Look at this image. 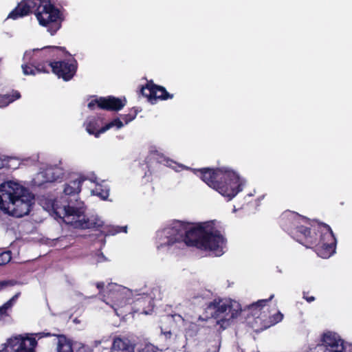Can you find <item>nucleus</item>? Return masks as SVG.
Here are the masks:
<instances>
[{
  "instance_id": "nucleus-25",
  "label": "nucleus",
  "mask_w": 352,
  "mask_h": 352,
  "mask_svg": "<svg viewBox=\"0 0 352 352\" xmlns=\"http://www.w3.org/2000/svg\"><path fill=\"white\" fill-rule=\"evenodd\" d=\"M95 192L96 195L100 197L103 200L107 199L109 195V190L107 188H103L102 185L96 186Z\"/></svg>"
},
{
  "instance_id": "nucleus-16",
  "label": "nucleus",
  "mask_w": 352,
  "mask_h": 352,
  "mask_svg": "<svg viewBox=\"0 0 352 352\" xmlns=\"http://www.w3.org/2000/svg\"><path fill=\"white\" fill-rule=\"evenodd\" d=\"M42 53H48L50 61H57L56 59L71 56L65 47L45 46L41 48Z\"/></svg>"
},
{
  "instance_id": "nucleus-32",
  "label": "nucleus",
  "mask_w": 352,
  "mask_h": 352,
  "mask_svg": "<svg viewBox=\"0 0 352 352\" xmlns=\"http://www.w3.org/2000/svg\"><path fill=\"white\" fill-rule=\"evenodd\" d=\"M3 305L5 307V308L7 310H8L9 309H11L12 307L14 304L10 300H9L6 302H5Z\"/></svg>"
},
{
  "instance_id": "nucleus-5",
  "label": "nucleus",
  "mask_w": 352,
  "mask_h": 352,
  "mask_svg": "<svg viewBox=\"0 0 352 352\" xmlns=\"http://www.w3.org/2000/svg\"><path fill=\"white\" fill-rule=\"evenodd\" d=\"M278 223L286 232L300 244L313 243L312 238L307 236L311 233L312 226L316 221H311L296 212L286 210L280 216Z\"/></svg>"
},
{
  "instance_id": "nucleus-31",
  "label": "nucleus",
  "mask_w": 352,
  "mask_h": 352,
  "mask_svg": "<svg viewBox=\"0 0 352 352\" xmlns=\"http://www.w3.org/2000/svg\"><path fill=\"white\" fill-rule=\"evenodd\" d=\"M8 315V310L3 305L0 307V317Z\"/></svg>"
},
{
  "instance_id": "nucleus-10",
  "label": "nucleus",
  "mask_w": 352,
  "mask_h": 352,
  "mask_svg": "<svg viewBox=\"0 0 352 352\" xmlns=\"http://www.w3.org/2000/svg\"><path fill=\"white\" fill-rule=\"evenodd\" d=\"M37 341L35 338L17 335L7 340V352H36Z\"/></svg>"
},
{
  "instance_id": "nucleus-4",
  "label": "nucleus",
  "mask_w": 352,
  "mask_h": 352,
  "mask_svg": "<svg viewBox=\"0 0 352 352\" xmlns=\"http://www.w3.org/2000/svg\"><path fill=\"white\" fill-rule=\"evenodd\" d=\"M208 186L212 188L222 196L231 200L242 190V183L239 175L227 168H202L195 169Z\"/></svg>"
},
{
  "instance_id": "nucleus-6",
  "label": "nucleus",
  "mask_w": 352,
  "mask_h": 352,
  "mask_svg": "<svg viewBox=\"0 0 352 352\" xmlns=\"http://www.w3.org/2000/svg\"><path fill=\"white\" fill-rule=\"evenodd\" d=\"M307 236L312 238V243H302L306 248L314 247L317 254L322 258H329L336 252V239L330 226L316 221L312 226L311 233Z\"/></svg>"
},
{
  "instance_id": "nucleus-20",
  "label": "nucleus",
  "mask_w": 352,
  "mask_h": 352,
  "mask_svg": "<svg viewBox=\"0 0 352 352\" xmlns=\"http://www.w3.org/2000/svg\"><path fill=\"white\" fill-rule=\"evenodd\" d=\"M19 91L13 90L12 94H0V107H6L14 101L21 98Z\"/></svg>"
},
{
  "instance_id": "nucleus-14",
  "label": "nucleus",
  "mask_w": 352,
  "mask_h": 352,
  "mask_svg": "<svg viewBox=\"0 0 352 352\" xmlns=\"http://www.w3.org/2000/svg\"><path fill=\"white\" fill-rule=\"evenodd\" d=\"M85 180L86 177L80 176L77 179L72 180L65 184L63 192L65 196H69L66 201L70 206H72V199L69 200V197H73L75 201L78 200V194L81 191L82 184Z\"/></svg>"
},
{
  "instance_id": "nucleus-15",
  "label": "nucleus",
  "mask_w": 352,
  "mask_h": 352,
  "mask_svg": "<svg viewBox=\"0 0 352 352\" xmlns=\"http://www.w3.org/2000/svg\"><path fill=\"white\" fill-rule=\"evenodd\" d=\"M38 339L44 337L57 336L58 342L56 346V352H74L73 344L72 340L68 339L65 335H57L51 333L40 332L36 334Z\"/></svg>"
},
{
  "instance_id": "nucleus-33",
  "label": "nucleus",
  "mask_w": 352,
  "mask_h": 352,
  "mask_svg": "<svg viewBox=\"0 0 352 352\" xmlns=\"http://www.w3.org/2000/svg\"><path fill=\"white\" fill-rule=\"evenodd\" d=\"M21 296V292H17L15 295H14L10 300L13 302V304L14 305V303L16 302L17 299L19 298V296Z\"/></svg>"
},
{
  "instance_id": "nucleus-26",
  "label": "nucleus",
  "mask_w": 352,
  "mask_h": 352,
  "mask_svg": "<svg viewBox=\"0 0 352 352\" xmlns=\"http://www.w3.org/2000/svg\"><path fill=\"white\" fill-rule=\"evenodd\" d=\"M34 56H42V57H43L45 59V60L42 62L41 63H45L46 65H47L49 64V61L48 60H50V58H49L48 53H42L41 52V50L35 49V50H34ZM31 63H34L35 65H37L38 63H36V62L34 61V60H32V61H30L28 63H26L25 65H30Z\"/></svg>"
},
{
  "instance_id": "nucleus-24",
  "label": "nucleus",
  "mask_w": 352,
  "mask_h": 352,
  "mask_svg": "<svg viewBox=\"0 0 352 352\" xmlns=\"http://www.w3.org/2000/svg\"><path fill=\"white\" fill-rule=\"evenodd\" d=\"M11 259L12 252L10 250H6L0 252V266L8 264Z\"/></svg>"
},
{
  "instance_id": "nucleus-35",
  "label": "nucleus",
  "mask_w": 352,
  "mask_h": 352,
  "mask_svg": "<svg viewBox=\"0 0 352 352\" xmlns=\"http://www.w3.org/2000/svg\"><path fill=\"white\" fill-rule=\"evenodd\" d=\"M5 166V160L1 158L0 156V170L4 168Z\"/></svg>"
},
{
  "instance_id": "nucleus-11",
  "label": "nucleus",
  "mask_w": 352,
  "mask_h": 352,
  "mask_svg": "<svg viewBox=\"0 0 352 352\" xmlns=\"http://www.w3.org/2000/svg\"><path fill=\"white\" fill-rule=\"evenodd\" d=\"M140 94L146 98L151 104H155L157 100H167L173 98V94L168 93L166 88L156 85L153 81L148 80L144 86H142Z\"/></svg>"
},
{
  "instance_id": "nucleus-28",
  "label": "nucleus",
  "mask_w": 352,
  "mask_h": 352,
  "mask_svg": "<svg viewBox=\"0 0 352 352\" xmlns=\"http://www.w3.org/2000/svg\"><path fill=\"white\" fill-rule=\"evenodd\" d=\"M16 284L14 280H0V292L8 287H12Z\"/></svg>"
},
{
  "instance_id": "nucleus-13",
  "label": "nucleus",
  "mask_w": 352,
  "mask_h": 352,
  "mask_svg": "<svg viewBox=\"0 0 352 352\" xmlns=\"http://www.w3.org/2000/svg\"><path fill=\"white\" fill-rule=\"evenodd\" d=\"M323 352H344V341L336 333L327 331L321 338Z\"/></svg>"
},
{
  "instance_id": "nucleus-22",
  "label": "nucleus",
  "mask_w": 352,
  "mask_h": 352,
  "mask_svg": "<svg viewBox=\"0 0 352 352\" xmlns=\"http://www.w3.org/2000/svg\"><path fill=\"white\" fill-rule=\"evenodd\" d=\"M124 126L122 122L120 120V118H116L109 122V123L106 124L104 126H102L100 128V132H106L109 129L116 127V129H120Z\"/></svg>"
},
{
  "instance_id": "nucleus-27",
  "label": "nucleus",
  "mask_w": 352,
  "mask_h": 352,
  "mask_svg": "<svg viewBox=\"0 0 352 352\" xmlns=\"http://www.w3.org/2000/svg\"><path fill=\"white\" fill-rule=\"evenodd\" d=\"M269 318L270 324L268 325V327L276 324V323L280 322L283 318V314L280 311H278L276 314L270 316Z\"/></svg>"
},
{
  "instance_id": "nucleus-30",
  "label": "nucleus",
  "mask_w": 352,
  "mask_h": 352,
  "mask_svg": "<svg viewBox=\"0 0 352 352\" xmlns=\"http://www.w3.org/2000/svg\"><path fill=\"white\" fill-rule=\"evenodd\" d=\"M45 174L47 175H52V177H51V179L50 180V182H53V181H55L57 179L58 177H55L54 175V170L52 169H48L46 170V173Z\"/></svg>"
},
{
  "instance_id": "nucleus-8",
  "label": "nucleus",
  "mask_w": 352,
  "mask_h": 352,
  "mask_svg": "<svg viewBox=\"0 0 352 352\" xmlns=\"http://www.w3.org/2000/svg\"><path fill=\"white\" fill-rule=\"evenodd\" d=\"M209 309H212V316L217 320L219 330L223 331L230 327L233 320L237 318L242 311L241 305L234 300H224L223 299H214L208 306Z\"/></svg>"
},
{
  "instance_id": "nucleus-3",
  "label": "nucleus",
  "mask_w": 352,
  "mask_h": 352,
  "mask_svg": "<svg viewBox=\"0 0 352 352\" xmlns=\"http://www.w3.org/2000/svg\"><path fill=\"white\" fill-rule=\"evenodd\" d=\"M30 190L19 183L9 181L0 184V210L20 218L30 213L34 200Z\"/></svg>"
},
{
  "instance_id": "nucleus-29",
  "label": "nucleus",
  "mask_w": 352,
  "mask_h": 352,
  "mask_svg": "<svg viewBox=\"0 0 352 352\" xmlns=\"http://www.w3.org/2000/svg\"><path fill=\"white\" fill-rule=\"evenodd\" d=\"M308 294H309L308 292H303V298L305 300H306V301L308 302H311L314 301L315 300V297H314L312 296H309Z\"/></svg>"
},
{
  "instance_id": "nucleus-18",
  "label": "nucleus",
  "mask_w": 352,
  "mask_h": 352,
  "mask_svg": "<svg viewBox=\"0 0 352 352\" xmlns=\"http://www.w3.org/2000/svg\"><path fill=\"white\" fill-rule=\"evenodd\" d=\"M134 347L127 339L116 338L113 340L111 352H133Z\"/></svg>"
},
{
  "instance_id": "nucleus-7",
  "label": "nucleus",
  "mask_w": 352,
  "mask_h": 352,
  "mask_svg": "<svg viewBox=\"0 0 352 352\" xmlns=\"http://www.w3.org/2000/svg\"><path fill=\"white\" fill-rule=\"evenodd\" d=\"M78 68L76 60H58L50 61L46 65L45 63H38L35 65H22L23 72L25 75L35 76L38 74L49 73L50 69L59 78H63L65 81L70 80L76 74Z\"/></svg>"
},
{
  "instance_id": "nucleus-9",
  "label": "nucleus",
  "mask_w": 352,
  "mask_h": 352,
  "mask_svg": "<svg viewBox=\"0 0 352 352\" xmlns=\"http://www.w3.org/2000/svg\"><path fill=\"white\" fill-rule=\"evenodd\" d=\"M65 217L67 219L72 217L71 221L67 222L74 226L76 228L80 229H91L95 228L98 230L103 227V221L98 217L85 218L83 217L82 219L80 218L84 215V210L80 207L70 206L69 204L64 206Z\"/></svg>"
},
{
  "instance_id": "nucleus-21",
  "label": "nucleus",
  "mask_w": 352,
  "mask_h": 352,
  "mask_svg": "<svg viewBox=\"0 0 352 352\" xmlns=\"http://www.w3.org/2000/svg\"><path fill=\"white\" fill-rule=\"evenodd\" d=\"M126 226H107L104 228V230L102 231V233L105 236H109V235H115L116 234L120 233V232H126Z\"/></svg>"
},
{
  "instance_id": "nucleus-17",
  "label": "nucleus",
  "mask_w": 352,
  "mask_h": 352,
  "mask_svg": "<svg viewBox=\"0 0 352 352\" xmlns=\"http://www.w3.org/2000/svg\"><path fill=\"white\" fill-rule=\"evenodd\" d=\"M274 297V294H272L267 299H261L258 300L256 302H253L251 305L248 306V310L250 311V314L255 317L256 318L262 319V310L266 307L267 303L272 300V299Z\"/></svg>"
},
{
  "instance_id": "nucleus-19",
  "label": "nucleus",
  "mask_w": 352,
  "mask_h": 352,
  "mask_svg": "<svg viewBox=\"0 0 352 352\" xmlns=\"http://www.w3.org/2000/svg\"><path fill=\"white\" fill-rule=\"evenodd\" d=\"M101 121L98 118H94L88 120L86 123V131L90 135H94L96 138H99L100 134L104 132H100Z\"/></svg>"
},
{
  "instance_id": "nucleus-23",
  "label": "nucleus",
  "mask_w": 352,
  "mask_h": 352,
  "mask_svg": "<svg viewBox=\"0 0 352 352\" xmlns=\"http://www.w3.org/2000/svg\"><path fill=\"white\" fill-rule=\"evenodd\" d=\"M138 112L139 110L133 107L130 110L129 113L121 115V118L124 121L125 124H128L136 118Z\"/></svg>"
},
{
  "instance_id": "nucleus-34",
  "label": "nucleus",
  "mask_w": 352,
  "mask_h": 352,
  "mask_svg": "<svg viewBox=\"0 0 352 352\" xmlns=\"http://www.w3.org/2000/svg\"><path fill=\"white\" fill-rule=\"evenodd\" d=\"M21 296V292H17L15 295H14L10 300L13 302V304L14 305V303L16 302L17 299L19 298V296Z\"/></svg>"
},
{
  "instance_id": "nucleus-36",
  "label": "nucleus",
  "mask_w": 352,
  "mask_h": 352,
  "mask_svg": "<svg viewBox=\"0 0 352 352\" xmlns=\"http://www.w3.org/2000/svg\"><path fill=\"white\" fill-rule=\"evenodd\" d=\"M104 283H102V282L97 283V284H96V287H97L98 289H103V288H104Z\"/></svg>"
},
{
  "instance_id": "nucleus-1",
  "label": "nucleus",
  "mask_w": 352,
  "mask_h": 352,
  "mask_svg": "<svg viewBox=\"0 0 352 352\" xmlns=\"http://www.w3.org/2000/svg\"><path fill=\"white\" fill-rule=\"evenodd\" d=\"M213 229L208 222L193 225L175 221L170 228L165 229L166 240L157 245V249L184 243L187 246L212 251L217 256H220L223 254L226 239L219 230L213 231Z\"/></svg>"
},
{
  "instance_id": "nucleus-2",
  "label": "nucleus",
  "mask_w": 352,
  "mask_h": 352,
  "mask_svg": "<svg viewBox=\"0 0 352 352\" xmlns=\"http://www.w3.org/2000/svg\"><path fill=\"white\" fill-rule=\"evenodd\" d=\"M52 0H22L8 14L7 19L16 20L28 16L35 9L34 14L41 25L46 27L54 35L61 28L64 16L52 3Z\"/></svg>"
},
{
  "instance_id": "nucleus-12",
  "label": "nucleus",
  "mask_w": 352,
  "mask_h": 352,
  "mask_svg": "<svg viewBox=\"0 0 352 352\" xmlns=\"http://www.w3.org/2000/svg\"><path fill=\"white\" fill-rule=\"evenodd\" d=\"M126 100L116 98L113 96L99 97L91 100L87 104L90 110H94L96 107L109 111H118L126 105Z\"/></svg>"
}]
</instances>
